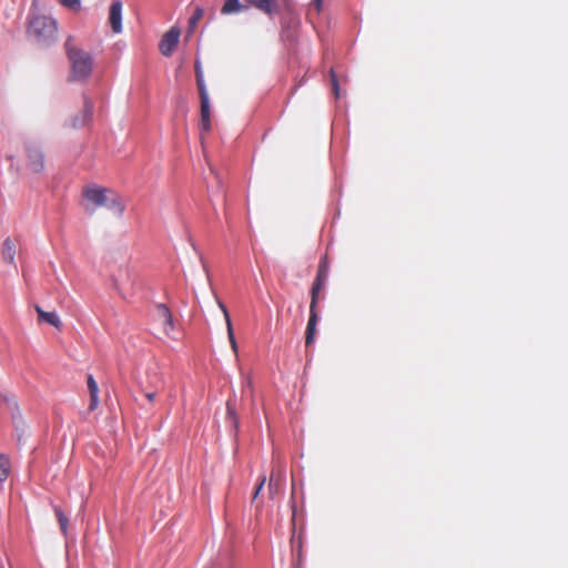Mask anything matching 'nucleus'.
Instances as JSON below:
<instances>
[{"label":"nucleus","instance_id":"nucleus-1","mask_svg":"<svg viewBox=\"0 0 568 568\" xmlns=\"http://www.w3.org/2000/svg\"><path fill=\"white\" fill-rule=\"evenodd\" d=\"M65 54L70 62V80L85 81L93 70V58L89 52L83 51L73 43L69 37L64 43Z\"/></svg>","mask_w":568,"mask_h":568},{"label":"nucleus","instance_id":"nucleus-2","mask_svg":"<svg viewBox=\"0 0 568 568\" xmlns=\"http://www.w3.org/2000/svg\"><path fill=\"white\" fill-rule=\"evenodd\" d=\"M27 32L37 43L50 45L57 40L58 26L52 18L37 16L29 21Z\"/></svg>","mask_w":568,"mask_h":568},{"label":"nucleus","instance_id":"nucleus-3","mask_svg":"<svg viewBox=\"0 0 568 568\" xmlns=\"http://www.w3.org/2000/svg\"><path fill=\"white\" fill-rule=\"evenodd\" d=\"M108 193H110V191L104 187L92 186L83 189L84 199L93 205L92 211H94L95 207L108 204Z\"/></svg>","mask_w":568,"mask_h":568},{"label":"nucleus","instance_id":"nucleus-4","mask_svg":"<svg viewBox=\"0 0 568 568\" xmlns=\"http://www.w3.org/2000/svg\"><path fill=\"white\" fill-rule=\"evenodd\" d=\"M180 39V30L178 29H170L162 38L160 42V51L163 55L170 57L175 49L178 42Z\"/></svg>","mask_w":568,"mask_h":568},{"label":"nucleus","instance_id":"nucleus-5","mask_svg":"<svg viewBox=\"0 0 568 568\" xmlns=\"http://www.w3.org/2000/svg\"><path fill=\"white\" fill-rule=\"evenodd\" d=\"M109 22L114 33L122 31V3L114 1L110 6Z\"/></svg>","mask_w":568,"mask_h":568},{"label":"nucleus","instance_id":"nucleus-6","mask_svg":"<svg viewBox=\"0 0 568 568\" xmlns=\"http://www.w3.org/2000/svg\"><path fill=\"white\" fill-rule=\"evenodd\" d=\"M155 311L156 318L162 323L164 333L170 335L174 328L173 316L170 308L165 304H158Z\"/></svg>","mask_w":568,"mask_h":568},{"label":"nucleus","instance_id":"nucleus-7","mask_svg":"<svg viewBox=\"0 0 568 568\" xmlns=\"http://www.w3.org/2000/svg\"><path fill=\"white\" fill-rule=\"evenodd\" d=\"M201 100V130L209 132L211 130V109L209 93H199Z\"/></svg>","mask_w":568,"mask_h":568},{"label":"nucleus","instance_id":"nucleus-8","mask_svg":"<svg viewBox=\"0 0 568 568\" xmlns=\"http://www.w3.org/2000/svg\"><path fill=\"white\" fill-rule=\"evenodd\" d=\"M29 166L34 172H40L44 166V159L42 152L36 145L27 148Z\"/></svg>","mask_w":568,"mask_h":568},{"label":"nucleus","instance_id":"nucleus-9","mask_svg":"<svg viewBox=\"0 0 568 568\" xmlns=\"http://www.w3.org/2000/svg\"><path fill=\"white\" fill-rule=\"evenodd\" d=\"M317 322H318L317 310L315 307L314 308L310 307V317H308V322H307V326H306V331H305V345L306 346L312 345L315 341Z\"/></svg>","mask_w":568,"mask_h":568},{"label":"nucleus","instance_id":"nucleus-10","mask_svg":"<svg viewBox=\"0 0 568 568\" xmlns=\"http://www.w3.org/2000/svg\"><path fill=\"white\" fill-rule=\"evenodd\" d=\"M87 384L90 393L89 410L93 412L99 406V386L91 374L87 377Z\"/></svg>","mask_w":568,"mask_h":568},{"label":"nucleus","instance_id":"nucleus-11","mask_svg":"<svg viewBox=\"0 0 568 568\" xmlns=\"http://www.w3.org/2000/svg\"><path fill=\"white\" fill-rule=\"evenodd\" d=\"M39 322H45L55 328H61V320L55 312H45L39 305H36Z\"/></svg>","mask_w":568,"mask_h":568},{"label":"nucleus","instance_id":"nucleus-12","mask_svg":"<svg viewBox=\"0 0 568 568\" xmlns=\"http://www.w3.org/2000/svg\"><path fill=\"white\" fill-rule=\"evenodd\" d=\"M248 9L247 2H241L240 0H226L221 8L222 14H233L242 11H246Z\"/></svg>","mask_w":568,"mask_h":568},{"label":"nucleus","instance_id":"nucleus-13","mask_svg":"<svg viewBox=\"0 0 568 568\" xmlns=\"http://www.w3.org/2000/svg\"><path fill=\"white\" fill-rule=\"evenodd\" d=\"M219 306L224 315V318H225V323H226V328H227V336H229V341H230V344H231V347L232 349L234 351V353L237 352V343L235 341V336H234V333H233V326H232V322H231V317H230V314H229V311L226 308V306L221 302L219 301Z\"/></svg>","mask_w":568,"mask_h":568},{"label":"nucleus","instance_id":"nucleus-14","mask_svg":"<svg viewBox=\"0 0 568 568\" xmlns=\"http://www.w3.org/2000/svg\"><path fill=\"white\" fill-rule=\"evenodd\" d=\"M16 251V243L10 237L6 239L1 250L2 260L12 264L14 262Z\"/></svg>","mask_w":568,"mask_h":568},{"label":"nucleus","instance_id":"nucleus-15","mask_svg":"<svg viewBox=\"0 0 568 568\" xmlns=\"http://www.w3.org/2000/svg\"><path fill=\"white\" fill-rule=\"evenodd\" d=\"M92 114H93V103L88 97H84L82 120L80 122L75 121L73 123V126L77 128V126L84 125L87 122H89L91 120Z\"/></svg>","mask_w":568,"mask_h":568},{"label":"nucleus","instance_id":"nucleus-16","mask_svg":"<svg viewBox=\"0 0 568 568\" xmlns=\"http://www.w3.org/2000/svg\"><path fill=\"white\" fill-rule=\"evenodd\" d=\"M326 281L318 280L315 277V281L313 283L312 290H311V308H316L318 303V294L324 288Z\"/></svg>","mask_w":568,"mask_h":568},{"label":"nucleus","instance_id":"nucleus-17","mask_svg":"<svg viewBox=\"0 0 568 568\" xmlns=\"http://www.w3.org/2000/svg\"><path fill=\"white\" fill-rule=\"evenodd\" d=\"M250 6H253L255 7L256 9L267 13V14H271L273 12V9H274V4H273V1L272 0H245Z\"/></svg>","mask_w":568,"mask_h":568},{"label":"nucleus","instance_id":"nucleus-18","mask_svg":"<svg viewBox=\"0 0 568 568\" xmlns=\"http://www.w3.org/2000/svg\"><path fill=\"white\" fill-rule=\"evenodd\" d=\"M194 69L199 93H206L207 89L204 82L203 71L199 61L195 62Z\"/></svg>","mask_w":568,"mask_h":568},{"label":"nucleus","instance_id":"nucleus-19","mask_svg":"<svg viewBox=\"0 0 568 568\" xmlns=\"http://www.w3.org/2000/svg\"><path fill=\"white\" fill-rule=\"evenodd\" d=\"M54 514H55V517H57L58 523L60 525V529H61L62 534L67 535V532H68V525H69L68 517L62 511V509L60 507H58V506H54Z\"/></svg>","mask_w":568,"mask_h":568},{"label":"nucleus","instance_id":"nucleus-20","mask_svg":"<svg viewBox=\"0 0 568 568\" xmlns=\"http://www.w3.org/2000/svg\"><path fill=\"white\" fill-rule=\"evenodd\" d=\"M105 206L113 210L118 215H121L124 211V205L121 201V197L118 195H113L111 199H109Z\"/></svg>","mask_w":568,"mask_h":568},{"label":"nucleus","instance_id":"nucleus-21","mask_svg":"<svg viewBox=\"0 0 568 568\" xmlns=\"http://www.w3.org/2000/svg\"><path fill=\"white\" fill-rule=\"evenodd\" d=\"M328 272H329V265H328V261L325 256L321 260V262L318 264L316 278L326 281L327 276H328Z\"/></svg>","mask_w":568,"mask_h":568},{"label":"nucleus","instance_id":"nucleus-22","mask_svg":"<svg viewBox=\"0 0 568 568\" xmlns=\"http://www.w3.org/2000/svg\"><path fill=\"white\" fill-rule=\"evenodd\" d=\"M9 458L6 455L0 454V481H3L9 477Z\"/></svg>","mask_w":568,"mask_h":568},{"label":"nucleus","instance_id":"nucleus-23","mask_svg":"<svg viewBox=\"0 0 568 568\" xmlns=\"http://www.w3.org/2000/svg\"><path fill=\"white\" fill-rule=\"evenodd\" d=\"M163 384H164L163 379L158 378V384L155 385V389L144 390V395L150 403L154 402L156 394L163 388Z\"/></svg>","mask_w":568,"mask_h":568},{"label":"nucleus","instance_id":"nucleus-24","mask_svg":"<svg viewBox=\"0 0 568 568\" xmlns=\"http://www.w3.org/2000/svg\"><path fill=\"white\" fill-rule=\"evenodd\" d=\"M226 409H227V413H226L227 419L231 422L232 426L236 429L237 426H239V422H237V417H236L235 410L232 407V404H231L230 400L226 404Z\"/></svg>","mask_w":568,"mask_h":568},{"label":"nucleus","instance_id":"nucleus-25","mask_svg":"<svg viewBox=\"0 0 568 568\" xmlns=\"http://www.w3.org/2000/svg\"><path fill=\"white\" fill-rule=\"evenodd\" d=\"M59 2L61 6L70 9V10H73V11H78L81 8L80 0H59Z\"/></svg>","mask_w":568,"mask_h":568},{"label":"nucleus","instance_id":"nucleus-26","mask_svg":"<svg viewBox=\"0 0 568 568\" xmlns=\"http://www.w3.org/2000/svg\"><path fill=\"white\" fill-rule=\"evenodd\" d=\"M204 14V11L202 8H196L192 14V17L190 18V26L193 28L196 26V23L199 22V20L202 19Z\"/></svg>","mask_w":568,"mask_h":568},{"label":"nucleus","instance_id":"nucleus-27","mask_svg":"<svg viewBox=\"0 0 568 568\" xmlns=\"http://www.w3.org/2000/svg\"><path fill=\"white\" fill-rule=\"evenodd\" d=\"M332 73V87H333V91H334V94L336 98H338V91H339V88H338V82H337V79L334 74L333 71H331Z\"/></svg>","mask_w":568,"mask_h":568},{"label":"nucleus","instance_id":"nucleus-28","mask_svg":"<svg viewBox=\"0 0 568 568\" xmlns=\"http://www.w3.org/2000/svg\"><path fill=\"white\" fill-rule=\"evenodd\" d=\"M323 0H312L311 8H314L316 13L318 14L322 10Z\"/></svg>","mask_w":568,"mask_h":568},{"label":"nucleus","instance_id":"nucleus-29","mask_svg":"<svg viewBox=\"0 0 568 568\" xmlns=\"http://www.w3.org/2000/svg\"><path fill=\"white\" fill-rule=\"evenodd\" d=\"M265 481H266V477H265V476H263V477L261 478V480H260V483H258V485H257V487H256L255 491H254L253 499H255V498L258 496V494L261 493V490H262V488H263V486H264Z\"/></svg>","mask_w":568,"mask_h":568},{"label":"nucleus","instance_id":"nucleus-30","mask_svg":"<svg viewBox=\"0 0 568 568\" xmlns=\"http://www.w3.org/2000/svg\"><path fill=\"white\" fill-rule=\"evenodd\" d=\"M158 378H162L158 373H154L152 375V381L150 382L151 383V389H155V385L158 384Z\"/></svg>","mask_w":568,"mask_h":568},{"label":"nucleus","instance_id":"nucleus-31","mask_svg":"<svg viewBox=\"0 0 568 568\" xmlns=\"http://www.w3.org/2000/svg\"><path fill=\"white\" fill-rule=\"evenodd\" d=\"M277 485L274 483L273 478H271L268 484L270 493L272 494L276 489Z\"/></svg>","mask_w":568,"mask_h":568},{"label":"nucleus","instance_id":"nucleus-32","mask_svg":"<svg viewBox=\"0 0 568 568\" xmlns=\"http://www.w3.org/2000/svg\"><path fill=\"white\" fill-rule=\"evenodd\" d=\"M114 288H115L119 293H121V288L119 287V285H118L116 283L114 284Z\"/></svg>","mask_w":568,"mask_h":568}]
</instances>
